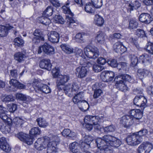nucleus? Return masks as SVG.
<instances>
[{"mask_svg": "<svg viewBox=\"0 0 153 153\" xmlns=\"http://www.w3.org/2000/svg\"><path fill=\"white\" fill-rule=\"evenodd\" d=\"M96 143L97 147L103 153H112V150L111 146L118 147L121 144L119 139L110 134L105 135L102 138H97Z\"/></svg>", "mask_w": 153, "mask_h": 153, "instance_id": "f257e3e1", "label": "nucleus"}, {"mask_svg": "<svg viewBox=\"0 0 153 153\" xmlns=\"http://www.w3.org/2000/svg\"><path fill=\"white\" fill-rule=\"evenodd\" d=\"M70 4L69 1L68 0L66 2L65 5L63 6L62 9L64 13L68 14L66 16L67 21V25L69 27L73 28L75 25L76 21L73 19V14L71 12L69 8V5Z\"/></svg>", "mask_w": 153, "mask_h": 153, "instance_id": "f03ea898", "label": "nucleus"}, {"mask_svg": "<svg viewBox=\"0 0 153 153\" xmlns=\"http://www.w3.org/2000/svg\"><path fill=\"white\" fill-rule=\"evenodd\" d=\"M59 142V138L57 136L49 137L48 143L46 145L47 153H57L56 146Z\"/></svg>", "mask_w": 153, "mask_h": 153, "instance_id": "7ed1b4c3", "label": "nucleus"}, {"mask_svg": "<svg viewBox=\"0 0 153 153\" xmlns=\"http://www.w3.org/2000/svg\"><path fill=\"white\" fill-rule=\"evenodd\" d=\"M84 51L85 55L89 58L95 59L99 55L98 49L95 47L87 46L84 48Z\"/></svg>", "mask_w": 153, "mask_h": 153, "instance_id": "20e7f679", "label": "nucleus"}, {"mask_svg": "<svg viewBox=\"0 0 153 153\" xmlns=\"http://www.w3.org/2000/svg\"><path fill=\"white\" fill-rule=\"evenodd\" d=\"M79 88V86L76 83H68L64 87V90L65 94L69 97H71L73 94L77 92Z\"/></svg>", "mask_w": 153, "mask_h": 153, "instance_id": "39448f33", "label": "nucleus"}, {"mask_svg": "<svg viewBox=\"0 0 153 153\" xmlns=\"http://www.w3.org/2000/svg\"><path fill=\"white\" fill-rule=\"evenodd\" d=\"M143 140L142 137L136 134L128 136L126 138V141L128 145L136 146L140 144Z\"/></svg>", "mask_w": 153, "mask_h": 153, "instance_id": "423d86ee", "label": "nucleus"}, {"mask_svg": "<svg viewBox=\"0 0 153 153\" xmlns=\"http://www.w3.org/2000/svg\"><path fill=\"white\" fill-rule=\"evenodd\" d=\"M42 51L47 55H52L55 53L54 48L47 43L40 46L38 48V53L40 54Z\"/></svg>", "mask_w": 153, "mask_h": 153, "instance_id": "0eeeda50", "label": "nucleus"}, {"mask_svg": "<svg viewBox=\"0 0 153 153\" xmlns=\"http://www.w3.org/2000/svg\"><path fill=\"white\" fill-rule=\"evenodd\" d=\"M70 79L69 76L67 75H59L56 81V86L58 89L62 90L64 89V84Z\"/></svg>", "mask_w": 153, "mask_h": 153, "instance_id": "6e6552de", "label": "nucleus"}, {"mask_svg": "<svg viewBox=\"0 0 153 153\" xmlns=\"http://www.w3.org/2000/svg\"><path fill=\"white\" fill-rule=\"evenodd\" d=\"M153 148V144L148 142H143L138 148L139 153H149Z\"/></svg>", "mask_w": 153, "mask_h": 153, "instance_id": "1a4fd4ad", "label": "nucleus"}, {"mask_svg": "<svg viewBox=\"0 0 153 153\" xmlns=\"http://www.w3.org/2000/svg\"><path fill=\"white\" fill-rule=\"evenodd\" d=\"M93 140V137L90 135H85L84 139L80 141L81 150L84 151L88 149L90 146L91 143Z\"/></svg>", "mask_w": 153, "mask_h": 153, "instance_id": "9d476101", "label": "nucleus"}, {"mask_svg": "<svg viewBox=\"0 0 153 153\" xmlns=\"http://www.w3.org/2000/svg\"><path fill=\"white\" fill-rule=\"evenodd\" d=\"M134 122L132 117L127 115L122 117L120 120V123L125 128H128L131 126Z\"/></svg>", "mask_w": 153, "mask_h": 153, "instance_id": "9b49d317", "label": "nucleus"}, {"mask_svg": "<svg viewBox=\"0 0 153 153\" xmlns=\"http://www.w3.org/2000/svg\"><path fill=\"white\" fill-rule=\"evenodd\" d=\"M49 137L44 139H38L35 143V147L38 150H41L46 147L49 141Z\"/></svg>", "mask_w": 153, "mask_h": 153, "instance_id": "f8f14e48", "label": "nucleus"}, {"mask_svg": "<svg viewBox=\"0 0 153 153\" xmlns=\"http://www.w3.org/2000/svg\"><path fill=\"white\" fill-rule=\"evenodd\" d=\"M100 77L104 82H108L113 80L114 77V74L112 71H106L102 72Z\"/></svg>", "mask_w": 153, "mask_h": 153, "instance_id": "ddd939ff", "label": "nucleus"}, {"mask_svg": "<svg viewBox=\"0 0 153 153\" xmlns=\"http://www.w3.org/2000/svg\"><path fill=\"white\" fill-rule=\"evenodd\" d=\"M147 100L143 96H136L134 100V103L136 105L144 108L146 106Z\"/></svg>", "mask_w": 153, "mask_h": 153, "instance_id": "4468645a", "label": "nucleus"}, {"mask_svg": "<svg viewBox=\"0 0 153 153\" xmlns=\"http://www.w3.org/2000/svg\"><path fill=\"white\" fill-rule=\"evenodd\" d=\"M116 79H117V80L115 85L117 88L122 91H126L127 90L128 88L125 85V82L121 78H119V76L115 78V80H116Z\"/></svg>", "mask_w": 153, "mask_h": 153, "instance_id": "2eb2a0df", "label": "nucleus"}, {"mask_svg": "<svg viewBox=\"0 0 153 153\" xmlns=\"http://www.w3.org/2000/svg\"><path fill=\"white\" fill-rule=\"evenodd\" d=\"M98 117L97 116L87 115L84 118V121L85 124H92L94 125L100 122Z\"/></svg>", "mask_w": 153, "mask_h": 153, "instance_id": "dca6fc26", "label": "nucleus"}, {"mask_svg": "<svg viewBox=\"0 0 153 153\" xmlns=\"http://www.w3.org/2000/svg\"><path fill=\"white\" fill-rule=\"evenodd\" d=\"M141 6L140 4L137 1L133 2L131 1H128L126 4V7L128 11L131 12L134 10L137 9Z\"/></svg>", "mask_w": 153, "mask_h": 153, "instance_id": "f3484780", "label": "nucleus"}, {"mask_svg": "<svg viewBox=\"0 0 153 153\" xmlns=\"http://www.w3.org/2000/svg\"><path fill=\"white\" fill-rule=\"evenodd\" d=\"M48 40L53 43L59 42V34L56 31H52L48 34Z\"/></svg>", "mask_w": 153, "mask_h": 153, "instance_id": "a211bd4d", "label": "nucleus"}, {"mask_svg": "<svg viewBox=\"0 0 153 153\" xmlns=\"http://www.w3.org/2000/svg\"><path fill=\"white\" fill-rule=\"evenodd\" d=\"M88 71L85 67H79L76 69L75 74L79 78H82L86 76Z\"/></svg>", "mask_w": 153, "mask_h": 153, "instance_id": "6ab92c4d", "label": "nucleus"}, {"mask_svg": "<svg viewBox=\"0 0 153 153\" xmlns=\"http://www.w3.org/2000/svg\"><path fill=\"white\" fill-rule=\"evenodd\" d=\"M139 19L142 22L148 24L153 20V18L149 14L143 13L140 15Z\"/></svg>", "mask_w": 153, "mask_h": 153, "instance_id": "aec40b11", "label": "nucleus"}, {"mask_svg": "<svg viewBox=\"0 0 153 153\" xmlns=\"http://www.w3.org/2000/svg\"><path fill=\"white\" fill-rule=\"evenodd\" d=\"M84 94L83 92L81 91L76 94L73 98V102L77 105L81 106V102L83 100Z\"/></svg>", "mask_w": 153, "mask_h": 153, "instance_id": "412c9836", "label": "nucleus"}, {"mask_svg": "<svg viewBox=\"0 0 153 153\" xmlns=\"http://www.w3.org/2000/svg\"><path fill=\"white\" fill-rule=\"evenodd\" d=\"M51 66L50 60L48 59H43L40 62L39 66L42 68L50 71L51 69Z\"/></svg>", "mask_w": 153, "mask_h": 153, "instance_id": "4be33fe9", "label": "nucleus"}, {"mask_svg": "<svg viewBox=\"0 0 153 153\" xmlns=\"http://www.w3.org/2000/svg\"><path fill=\"white\" fill-rule=\"evenodd\" d=\"M0 148L6 152H8L11 150V148L6 142L5 138L2 137L0 138Z\"/></svg>", "mask_w": 153, "mask_h": 153, "instance_id": "5701e85b", "label": "nucleus"}, {"mask_svg": "<svg viewBox=\"0 0 153 153\" xmlns=\"http://www.w3.org/2000/svg\"><path fill=\"white\" fill-rule=\"evenodd\" d=\"M81 143H79L75 142L72 143L70 145L69 147L71 151L73 153H81L83 151L81 148Z\"/></svg>", "mask_w": 153, "mask_h": 153, "instance_id": "b1692460", "label": "nucleus"}, {"mask_svg": "<svg viewBox=\"0 0 153 153\" xmlns=\"http://www.w3.org/2000/svg\"><path fill=\"white\" fill-rule=\"evenodd\" d=\"M139 59L140 62L145 66L149 65L151 63V59L148 54H144L141 55L139 57Z\"/></svg>", "mask_w": 153, "mask_h": 153, "instance_id": "393cba45", "label": "nucleus"}, {"mask_svg": "<svg viewBox=\"0 0 153 153\" xmlns=\"http://www.w3.org/2000/svg\"><path fill=\"white\" fill-rule=\"evenodd\" d=\"M137 75L140 79H142L146 76H151L152 74L148 70L144 69H139L137 70Z\"/></svg>", "mask_w": 153, "mask_h": 153, "instance_id": "a878e982", "label": "nucleus"}, {"mask_svg": "<svg viewBox=\"0 0 153 153\" xmlns=\"http://www.w3.org/2000/svg\"><path fill=\"white\" fill-rule=\"evenodd\" d=\"M13 28V27L11 26L0 25V36L4 37L6 36L8 33V31Z\"/></svg>", "mask_w": 153, "mask_h": 153, "instance_id": "bb28decb", "label": "nucleus"}, {"mask_svg": "<svg viewBox=\"0 0 153 153\" xmlns=\"http://www.w3.org/2000/svg\"><path fill=\"white\" fill-rule=\"evenodd\" d=\"M105 33L102 31H99L97 33L95 39L99 43L104 44L105 42Z\"/></svg>", "mask_w": 153, "mask_h": 153, "instance_id": "cd10ccee", "label": "nucleus"}, {"mask_svg": "<svg viewBox=\"0 0 153 153\" xmlns=\"http://www.w3.org/2000/svg\"><path fill=\"white\" fill-rule=\"evenodd\" d=\"M60 47L62 50L66 53L71 54L74 52L73 48L68 45L62 44L60 45Z\"/></svg>", "mask_w": 153, "mask_h": 153, "instance_id": "c85d7f7f", "label": "nucleus"}, {"mask_svg": "<svg viewBox=\"0 0 153 153\" xmlns=\"http://www.w3.org/2000/svg\"><path fill=\"white\" fill-rule=\"evenodd\" d=\"M103 19L99 15L95 16L94 19V23L98 26H102L104 23Z\"/></svg>", "mask_w": 153, "mask_h": 153, "instance_id": "c756f323", "label": "nucleus"}, {"mask_svg": "<svg viewBox=\"0 0 153 153\" xmlns=\"http://www.w3.org/2000/svg\"><path fill=\"white\" fill-rule=\"evenodd\" d=\"M38 87V90H39L45 94H48L51 92V89L47 85L41 84Z\"/></svg>", "mask_w": 153, "mask_h": 153, "instance_id": "7c9ffc66", "label": "nucleus"}, {"mask_svg": "<svg viewBox=\"0 0 153 153\" xmlns=\"http://www.w3.org/2000/svg\"><path fill=\"white\" fill-rule=\"evenodd\" d=\"M14 59L19 62H22L24 61L26 56L21 52H18L15 53L14 55Z\"/></svg>", "mask_w": 153, "mask_h": 153, "instance_id": "2f4dec72", "label": "nucleus"}, {"mask_svg": "<svg viewBox=\"0 0 153 153\" xmlns=\"http://www.w3.org/2000/svg\"><path fill=\"white\" fill-rule=\"evenodd\" d=\"M138 23L134 19H132L129 20V26L128 28L130 29H136L137 27Z\"/></svg>", "mask_w": 153, "mask_h": 153, "instance_id": "473e14b6", "label": "nucleus"}, {"mask_svg": "<svg viewBox=\"0 0 153 153\" xmlns=\"http://www.w3.org/2000/svg\"><path fill=\"white\" fill-rule=\"evenodd\" d=\"M94 7L90 3H88L84 7L85 10L88 13H93L94 12Z\"/></svg>", "mask_w": 153, "mask_h": 153, "instance_id": "72a5a7b5", "label": "nucleus"}, {"mask_svg": "<svg viewBox=\"0 0 153 153\" xmlns=\"http://www.w3.org/2000/svg\"><path fill=\"white\" fill-rule=\"evenodd\" d=\"M80 64L83 65V66L87 67H89L92 65V64L90 62L87 60L85 58L81 57L79 62Z\"/></svg>", "mask_w": 153, "mask_h": 153, "instance_id": "f704fd0d", "label": "nucleus"}, {"mask_svg": "<svg viewBox=\"0 0 153 153\" xmlns=\"http://www.w3.org/2000/svg\"><path fill=\"white\" fill-rule=\"evenodd\" d=\"M25 122L24 120L19 117H16L14 118L12 121L13 123L16 126H21Z\"/></svg>", "mask_w": 153, "mask_h": 153, "instance_id": "c9c22d12", "label": "nucleus"}, {"mask_svg": "<svg viewBox=\"0 0 153 153\" xmlns=\"http://www.w3.org/2000/svg\"><path fill=\"white\" fill-rule=\"evenodd\" d=\"M36 121L38 125L41 127L45 128L48 125V123L45 120L42 118H38L36 119Z\"/></svg>", "mask_w": 153, "mask_h": 153, "instance_id": "e433bc0d", "label": "nucleus"}, {"mask_svg": "<svg viewBox=\"0 0 153 153\" xmlns=\"http://www.w3.org/2000/svg\"><path fill=\"white\" fill-rule=\"evenodd\" d=\"M81 102V106L77 105L80 110L82 111L85 110L88 108L89 104L86 101L83 99Z\"/></svg>", "mask_w": 153, "mask_h": 153, "instance_id": "4c0bfd02", "label": "nucleus"}, {"mask_svg": "<svg viewBox=\"0 0 153 153\" xmlns=\"http://www.w3.org/2000/svg\"><path fill=\"white\" fill-rule=\"evenodd\" d=\"M39 20L41 23L46 25H48L51 22L49 19L43 16L39 18Z\"/></svg>", "mask_w": 153, "mask_h": 153, "instance_id": "58836bf2", "label": "nucleus"}, {"mask_svg": "<svg viewBox=\"0 0 153 153\" xmlns=\"http://www.w3.org/2000/svg\"><path fill=\"white\" fill-rule=\"evenodd\" d=\"M41 131L38 127H34L32 128L30 131V134L32 135H36L40 134Z\"/></svg>", "mask_w": 153, "mask_h": 153, "instance_id": "ea45409f", "label": "nucleus"}, {"mask_svg": "<svg viewBox=\"0 0 153 153\" xmlns=\"http://www.w3.org/2000/svg\"><path fill=\"white\" fill-rule=\"evenodd\" d=\"M119 78H121L124 82L125 81H128L130 82H133V80L131 77L129 75L124 74L119 76Z\"/></svg>", "mask_w": 153, "mask_h": 153, "instance_id": "a19ab883", "label": "nucleus"}, {"mask_svg": "<svg viewBox=\"0 0 153 153\" xmlns=\"http://www.w3.org/2000/svg\"><path fill=\"white\" fill-rule=\"evenodd\" d=\"M93 6L97 8L100 7L102 5V0H91Z\"/></svg>", "mask_w": 153, "mask_h": 153, "instance_id": "79ce46f5", "label": "nucleus"}, {"mask_svg": "<svg viewBox=\"0 0 153 153\" xmlns=\"http://www.w3.org/2000/svg\"><path fill=\"white\" fill-rule=\"evenodd\" d=\"M1 99L3 102H5L13 101L15 100L14 98L12 95H3Z\"/></svg>", "mask_w": 153, "mask_h": 153, "instance_id": "37998d69", "label": "nucleus"}, {"mask_svg": "<svg viewBox=\"0 0 153 153\" xmlns=\"http://www.w3.org/2000/svg\"><path fill=\"white\" fill-rule=\"evenodd\" d=\"M28 135L22 132H20L15 134V136L17 137L20 140L24 141Z\"/></svg>", "mask_w": 153, "mask_h": 153, "instance_id": "c03bdc74", "label": "nucleus"}, {"mask_svg": "<svg viewBox=\"0 0 153 153\" xmlns=\"http://www.w3.org/2000/svg\"><path fill=\"white\" fill-rule=\"evenodd\" d=\"M84 36V34L83 33H79L75 36V39L76 42L81 43L83 42Z\"/></svg>", "mask_w": 153, "mask_h": 153, "instance_id": "a18cd8bd", "label": "nucleus"}, {"mask_svg": "<svg viewBox=\"0 0 153 153\" xmlns=\"http://www.w3.org/2000/svg\"><path fill=\"white\" fill-rule=\"evenodd\" d=\"M131 65L132 67L135 66L137 63L138 59L137 56L134 55L131 56Z\"/></svg>", "mask_w": 153, "mask_h": 153, "instance_id": "49530a36", "label": "nucleus"}, {"mask_svg": "<svg viewBox=\"0 0 153 153\" xmlns=\"http://www.w3.org/2000/svg\"><path fill=\"white\" fill-rule=\"evenodd\" d=\"M41 84L40 83L39 80L36 79H34L33 80L32 85L36 92L37 91L36 90H38V87H39V85Z\"/></svg>", "mask_w": 153, "mask_h": 153, "instance_id": "de8ad7c7", "label": "nucleus"}, {"mask_svg": "<svg viewBox=\"0 0 153 153\" xmlns=\"http://www.w3.org/2000/svg\"><path fill=\"white\" fill-rule=\"evenodd\" d=\"M14 45L16 46H19L24 43L23 40L21 38L17 37L14 40Z\"/></svg>", "mask_w": 153, "mask_h": 153, "instance_id": "09e8293b", "label": "nucleus"}, {"mask_svg": "<svg viewBox=\"0 0 153 153\" xmlns=\"http://www.w3.org/2000/svg\"><path fill=\"white\" fill-rule=\"evenodd\" d=\"M135 34L138 37L143 38L146 36L145 31L140 29H137L136 30Z\"/></svg>", "mask_w": 153, "mask_h": 153, "instance_id": "8fccbe9b", "label": "nucleus"}, {"mask_svg": "<svg viewBox=\"0 0 153 153\" xmlns=\"http://www.w3.org/2000/svg\"><path fill=\"white\" fill-rule=\"evenodd\" d=\"M54 19L56 23H57L62 24L64 22V19L59 15H55Z\"/></svg>", "mask_w": 153, "mask_h": 153, "instance_id": "3c124183", "label": "nucleus"}, {"mask_svg": "<svg viewBox=\"0 0 153 153\" xmlns=\"http://www.w3.org/2000/svg\"><path fill=\"white\" fill-rule=\"evenodd\" d=\"M53 12L52 7L51 6H48L44 11L43 14L47 16H50L52 15Z\"/></svg>", "mask_w": 153, "mask_h": 153, "instance_id": "603ef678", "label": "nucleus"}, {"mask_svg": "<svg viewBox=\"0 0 153 153\" xmlns=\"http://www.w3.org/2000/svg\"><path fill=\"white\" fill-rule=\"evenodd\" d=\"M108 63L109 65L112 67H117L118 64L117 61L115 59H110L108 60Z\"/></svg>", "mask_w": 153, "mask_h": 153, "instance_id": "864d4df0", "label": "nucleus"}, {"mask_svg": "<svg viewBox=\"0 0 153 153\" xmlns=\"http://www.w3.org/2000/svg\"><path fill=\"white\" fill-rule=\"evenodd\" d=\"M146 49L149 53L153 54V44L151 42H148Z\"/></svg>", "mask_w": 153, "mask_h": 153, "instance_id": "5fc2aeb1", "label": "nucleus"}, {"mask_svg": "<svg viewBox=\"0 0 153 153\" xmlns=\"http://www.w3.org/2000/svg\"><path fill=\"white\" fill-rule=\"evenodd\" d=\"M103 129L104 130V132H113L115 130L114 127L112 125L103 127Z\"/></svg>", "mask_w": 153, "mask_h": 153, "instance_id": "6e6d98bb", "label": "nucleus"}, {"mask_svg": "<svg viewBox=\"0 0 153 153\" xmlns=\"http://www.w3.org/2000/svg\"><path fill=\"white\" fill-rule=\"evenodd\" d=\"M138 109H133L130 111L128 113L129 115H128L130 117L132 118V120H134V118L135 119V117H137L136 115V113L138 112Z\"/></svg>", "mask_w": 153, "mask_h": 153, "instance_id": "4d7b16f0", "label": "nucleus"}, {"mask_svg": "<svg viewBox=\"0 0 153 153\" xmlns=\"http://www.w3.org/2000/svg\"><path fill=\"white\" fill-rule=\"evenodd\" d=\"M93 69L95 72H98L101 71L103 69V67L101 66L96 64L93 66Z\"/></svg>", "mask_w": 153, "mask_h": 153, "instance_id": "13d9d810", "label": "nucleus"}, {"mask_svg": "<svg viewBox=\"0 0 153 153\" xmlns=\"http://www.w3.org/2000/svg\"><path fill=\"white\" fill-rule=\"evenodd\" d=\"M74 53L77 56H82L83 52L82 49L76 47L75 49Z\"/></svg>", "mask_w": 153, "mask_h": 153, "instance_id": "bf43d9fd", "label": "nucleus"}, {"mask_svg": "<svg viewBox=\"0 0 153 153\" xmlns=\"http://www.w3.org/2000/svg\"><path fill=\"white\" fill-rule=\"evenodd\" d=\"M7 107L9 111L11 112H14L17 109V105L15 104H13L12 105H8Z\"/></svg>", "mask_w": 153, "mask_h": 153, "instance_id": "052dcab7", "label": "nucleus"}, {"mask_svg": "<svg viewBox=\"0 0 153 153\" xmlns=\"http://www.w3.org/2000/svg\"><path fill=\"white\" fill-rule=\"evenodd\" d=\"M42 41L44 40V38L43 37L35 36L33 37L32 39V42L33 43L35 44H38L40 42V40Z\"/></svg>", "mask_w": 153, "mask_h": 153, "instance_id": "680f3d73", "label": "nucleus"}, {"mask_svg": "<svg viewBox=\"0 0 153 153\" xmlns=\"http://www.w3.org/2000/svg\"><path fill=\"white\" fill-rule=\"evenodd\" d=\"M102 91L100 89L96 90L94 91L93 97L94 98H97L100 97L102 93Z\"/></svg>", "mask_w": 153, "mask_h": 153, "instance_id": "e2e57ef3", "label": "nucleus"}, {"mask_svg": "<svg viewBox=\"0 0 153 153\" xmlns=\"http://www.w3.org/2000/svg\"><path fill=\"white\" fill-rule=\"evenodd\" d=\"M26 96L25 95L20 93H17L16 95V99L22 101L25 100Z\"/></svg>", "mask_w": 153, "mask_h": 153, "instance_id": "0e129e2a", "label": "nucleus"}, {"mask_svg": "<svg viewBox=\"0 0 153 153\" xmlns=\"http://www.w3.org/2000/svg\"><path fill=\"white\" fill-rule=\"evenodd\" d=\"M18 76L17 71L16 69H13L10 71V77L16 78Z\"/></svg>", "mask_w": 153, "mask_h": 153, "instance_id": "69168bd1", "label": "nucleus"}, {"mask_svg": "<svg viewBox=\"0 0 153 153\" xmlns=\"http://www.w3.org/2000/svg\"><path fill=\"white\" fill-rule=\"evenodd\" d=\"M33 141L32 137L28 135V136H27L24 142H25V143L27 145H30L32 144Z\"/></svg>", "mask_w": 153, "mask_h": 153, "instance_id": "338daca9", "label": "nucleus"}, {"mask_svg": "<svg viewBox=\"0 0 153 153\" xmlns=\"http://www.w3.org/2000/svg\"><path fill=\"white\" fill-rule=\"evenodd\" d=\"M147 133V130L145 129H143L137 132L136 134L137 135L142 137V136L146 135Z\"/></svg>", "mask_w": 153, "mask_h": 153, "instance_id": "774afa93", "label": "nucleus"}]
</instances>
